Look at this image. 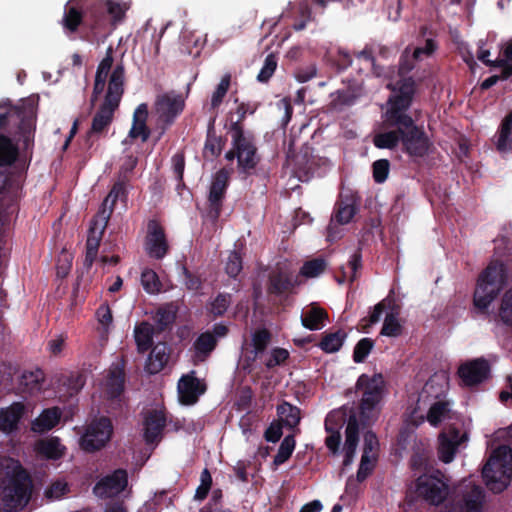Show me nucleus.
<instances>
[{
	"instance_id": "53",
	"label": "nucleus",
	"mask_w": 512,
	"mask_h": 512,
	"mask_svg": "<svg viewBox=\"0 0 512 512\" xmlns=\"http://www.w3.org/2000/svg\"><path fill=\"white\" fill-rule=\"evenodd\" d=\"M277 67V60L273 54H269L264 61V65L260 70L257 79L260 82H267L271 76L274 74L275 69Z\"/></svg>"
},
{
	"instance_id": "41",
	"label": "nucleus",
	"mask_w": 512,
	"mask_h": 512,
	"mask_svg": "<svg viewBox=\"0 0 512 512\" xmlns=\"http://www.w3.org/2000/svg\"><path fill=\"white\" fill-rule=\"evenodd\" d=\"M345 337L346 334L341 331L328 334L320 342V347L327 353L336 352L343 345Z\"/></svg>"
},
{
	"instance_id": "13",
	"label": "nucleus",
	"mask_w": 512,
	"mask_h": 512,
	"mask_svg": "<svg viewBox=\"0 0 512 512\" xmlns=\"http://www.w3.org/2000/svg\"><path fill=\"white\" fill-rule=\"evenodd\" d=\"M183 108L184 99L174 92L159 95L155 102V113L158 120L165 125L171 124Z\"/></svg>"
},
{
	"instance_id": "50",
	"label": "nucleus",
	"mask_w": 512,
	"mask_h": 512,
	"mask_svg": "<svg viewBox=\"0 0 512 512\" xmlns=\"http://www.w3.org/2000/svg\"><path fill=\"white\" fill-rule=\"evenodd\" d=\"M215 345L216 338L210 332L201 334L194 343L196 351L204 355L210 353Z\"/></svg>"
},
{
	"instance_id": "29",
	"label": "nucleus",
	"mask_w": 512,
	"mask_h": 512,
	"mask_svg": "<svg viewBox=\"0 0 512 512\" xmlns=\"http://www.w3.org/2000/svg\"><path fill=\"white\" fill-rule=\"evenodd\" d=\"M169 359L168 348L164 344H157L153 347L146 362L145 369L150 374L159 373L167 364Z\"/></svg>"
},
{
	"instance_id": "7",
	"label": "nucleus",
	"mask_w": 512,
	"mask_h": 512,
	"mask_svg": "<svg viewBox=\"0 0 512 512\" xmlns=\"http://www.w3.org/2000/svg\"><path fill=\"white\" fill-rule=\"evenodd\" d=\"M384 379L381 374H363L356 383V391L361 393L359 405L363 421H371L378 414V406L384 393Z\"/></svg>"
},
{
	"instance_id": "46",
	"label": "nucleus",
	"mask_w": 512,
	"mask_h": 512,
	"mask_svg": "<svg viewBox=\"0 0 512 512\" xmlns=\"http://www.w3.org/2000/svg\"><path fill=\"white\" fill-rule=\"evenodd\" d=\"M326 269V262L323 259H313L304 263L300 274L307 278L317 277Z\"/></svg>"
},
{
	"instance_id": "31",
	"label": "nucleus",
	"mask_w": 512,
	"mask_h": 512,
	"mask_svg": "<svg viewBox=\"0 0 512 512\" xmlns=\"http://www.w3.org/2000/svg\"><path fill=\"white\" fill-rule=\"evenodd\" d=\"M43 381L41 370L25 371L20 377L19 388L23 393L33 394L41 390Z\"/></svg>"
},
{
	"instance_id": "25",
	"label": "nucleus",
	"mask_w": 512,
	"mask_h": 512,
	"mask_svg": "<svg viewBox=\"0 0 512 512\" xmlns=\"http://www.w3.org/2000/svg\"><path fill=\"white\" fill-rule=\"evenodd\" d=\"M148 118V107L147 104H140L134 111L133 114V124L129 131V136L131 138H140L142 142L148 140L150 136V130L146 125V121Z\"/></svg>"
},
{
	"instance_id": "18",
	"label": "nucleus",
	"mask_w": 512,
	"mask_h": 512,
	"mask_svg": "<svg viewBox=\"0 0 512 512\" xmlns=\"http://www.w3.org/2000/svg\"><path fill=\"white\" fill-rule=\"evenodd\" d=\"M127 485L125 470H116L112 475L103 478L94 488L100 497H111L120 493Z\"/></svg>"
},
{
	"instance_id": "60",
	"label": "nucleus",
	"mask_w": 512,
	"mask_h": 512,
	"mask_svg": "<svg viewBox=\"0 0 512 512\" xmlns=\"http://www.w3.org/2000/svg\"><path fill=\"white\" fill-rule=\"evenodd\" d=\"M378 441L374 434L367 433L364 438L363 455L376 458Z\"/></svg>"
},
{
	"instance_id": "23",
	"label": "nucleus",
	"mask_w": 512,
	"mask_h": 512,
	"mask_svg": "<svg viewBox=\"0 0 512 512\" xmlns=\"http://www.w3.org/2000/svg\"><path fill=\"white\" fill-rule=\"evenodd\" d=\"M26 407L20 402H15L9 407L0 409V431L10 433L17 429Z\"/></svg>"
},
{
	"instance_id": "4",
	"label": "nucleus",
	"mask_w": 512,
	"mask_h": 512,
	"mask_svg": "<svg viewBox=\"0 0 512 512\" xmlns=\"http://www.w3.org/2000/svg\"><path fill=\"white\" fill-rule=\"evenodd\" d=\"M125 185L116 183L104 199L101 209L92 220L86 241L85 265L91 267L97 257L100 242L116 201L125 195Z\"/></svg>"
},
{
	"instance_id": "9",
	"label": "nucleus",
	"mask_w": 512,
	"mask_h": 512,
	"mask_svg": "<svg viewBox=\"0 0 512 512\" xmlns=\"http://www.w3.org/2000/svg\"><path fill=\"white\" fill-rule=\"evenodd\" d=\"M416 492L428 503L439 505L447 498L449 487L441 473L436 472L420 476L416 482Z\"/></svg>"
},
{
	"instance_id": "10",
	"label": "nucleus",
	"mask_w": 512,
	"mask_h": 512,
	"mask_svg": "<svg viewBox=\"0 0 512 512\" xmlns=\"http://www.w3.org/2000/svg\"><path fill=\"white\" fill-rule=\"evenodd\" d=\"M113 433L111 421L102 417L92 422L80 439V447L86 452H94L105 447Z\"/></svg>"
},
{
	"instance_id": "2",
	"label": "nucleus",
	"mask_w": 512,
	"mask_h": 512,
	"mask_svg": "<svg viewBox=\"0 0 512 512\" xmlns=\"http://www.w3.org/2000/svg\"><path fill=\"white\" fill-rule=\"evenodd\" d=\"M112 64L113 57L109 50L98 65L96 71L93 95L91 99L92 102L103 92L108 76L109 80L104 101L99 106L92 120V133H101L112 123L114 113L119 107L124 93V68L121 65H118L110 73Z\"/></svg>"
},
{
	"instance_id": "3",
	"label": "nucleus",
	"mask_w": 512,
	"mask_h": 512,
	"mask_svg": "<svg viewBox=\"0 0 512 512\" xmlns=\"http://www.w3.org/2000/svg\"><path fill=\"white\" fill-rule=\"evenodd\" d=\"M2 489L0 498L5 511L24 507L29 500L30 479L18 461L12 458L0 459Z\"/></svg>"
},
{
	"instance_id": "54",
	"label": "nucleus",
	"mask_w": 512,
	"mask_h": 512,
	"mask_svg": "<svg viewBox=\"0 0 512 512\" xmlns=\"http://www.w3.org/2000/svg\"><path fill=\"white\" fill-rule=\"evenodd\" d=\"M68 491L67 483L62 480H57L53 482L46 490L45 496L49 500H57L60 499L63 495H65Z\"/></svg>"
},
{
	"instance_id": "24",
	"label": "nucleus",
	"mask_w": 512,
	"mask_h": 512,
	"mask_svg": "<svg viewBox=\"0 0 512 512\" xmlns=\"http://www.w3.org/2000/svg\"><path fill=\"white\" fill-rule=\"evenodd\" d=\"M356 213V204L353 199L341 200L338 204V208L335 212L334 218L331 220V223L328 227V239L330 241L336 238V235L333 234V229L335 223L344 225L348 224L354 217Z\"/></svg>"
},
{
	"instance_id": "5",
	"label": "nucleus",
	"mask_w": 512,
	"mask_h": 512,
	"mask_svg": "<svg viewBox=\"0 0 512 512\" xmlns=\"http://www.w3.org/2000/svg\"><path fill=\"white\" fill-rule=\"evenodd\" d=\"M482 476L492 492L504 491L512 478V450L508 446L495 449L482 469Z\"/></svg>"
},
{
	"instance_id": "8",
	"label": "nucleus",
	"mask_w": 512,
	"mask_h": 512,
	"mask_svg": "<svg viewBox=\"0 0 512 512\" xmlns=\"http://www.w3.org/2000/svg\"><path fill=\"white\" fill-rule=\"evenodd\" d=\"M434 380H430L424 386L419 401L429 399V408L426 414V420L430 425L437 427L441 423L451 419L452 409L451 403L440 394L434 393Z\"/></svg>"
},
{
	"instance_id": "27",
	"label": "nucleus",
	"mask_w": 512,
	"mask_h": 512,
	"mask_svg": "<svg viewBox=\"0 0 512 512\" xmlns=\"http://www.w3.org/2000/svg\"><path fill=\"white\" fill-rule=\"evenodd\" d=\"M296 285H299L297 277L288 271H278L271 275L269 292L274 294H282L290 291Z\"/></svg>"
},
{
	"instance_id": "6",
	"label": "nucleus",
	"mask_w": 512,
	"mask_h": 512,
	"mask_svg": "<svg viewBox=\"0 0 512 512\" xmlns=\"http://www.w3.org/2000/svg\"><path fill=\"white\" fill-rule=\"evenodd\" d=\"M508 276L503 263L491 262L479 276L474 292V304L479 309H486L507 283Z\"/></svg>"
},
{
	"instance_id": "64",
	"label": "nucleus",
	"mask_w": 512,
	"mask_h": 512,
	"mask_svg": "<svg viewBox=\"0 0 512 512\" xmlns=\"http://www.w3.org/2000/svg\"><path fill=\"white\" fill-rule=\"evenodd\" d=\"M84 385V379L82 375L75 374L68 379L69 393L72 395L77 393Z\"/></svg>"
},
{
	"instance_id": "56",
	"label": "nucleus",
	"mask_w": 512,
	"mask_h": 512,
	"mask_svg": "<svg viewBox=\"0 0 512 512\" xmlns=\"http://www.w3.org/2000/svg\"><path fill=\"white\" fill-rule=\"evenodd\" d=\"M389 173V162L386 159H380L373 164V177L377 183L386 180Z\"/></svg>"
},
{
	"instance_id": "61",
	"label": "nucleus",
	"mask_w": 512,
	"mask_h": 512,
	"mask_svg": "<svg viewBox=\"0 0 512 512\" xmlns=\"http://www.w3.org/2000/svg\"><path fill=\"white\" fill-rule=\"evenodd\" d=\"M97 318L100 324L104 327H108L112 323V313L107 305H102L97 310Z\"/></svg>"
},
{
	"instance_id": "20",
	"label": "nucleus",
	"mask_w": 512,
	"mask_h": 512,
	"mask_svg": "<svg viewBox=\"0 0 512 512\" xmlns=\"http://www.w3.org/2000/svg\"><path fill=\"white\" fill-rule=\"evenodd\" d=\"M166 419L161 410H149L144 415V438L147 443L158 442L162 430L165 427Z\"/></svg>"
},
{
	"instance_id": "33",
	"label": "nucleus",
	"mask_w": 512,
	"mask_h": 512,
	"mask_svg": "<svg viewBox=\"0 0 512 512\" xmlns=\"http://www.w3.org/2000/svg\"><path fill=\"white\" fill-rule=\"evenodd\" d=\"M272 335L267 329H258L252 334V346L255 358H262L270 345Z\"/></svg>"
},
{
	"instance_id": "28",
	"label": "nucleus",
	"mask_w": 512,
	"mask_h": 512,
	"mask_svg": "<svg viewBox=\"0 0 512 512\" xmlns=\"http://www.w3.org/2000/svg\"><path fill=\"white\" fill-rule=\"evenodd\" d=\"M358 434H359V426L358 422L355 416H352L349 418V421L347 423V427L345 430V444H344V450H345V459H344V465H349L352 460L353 456L356 451V447L358 444Z\"/></svg>"
},
{
	"instance_id": "15",
	"label": "nucleus",
	"mask_w": 512,
	"mask_h": 512,
	"mask_svg": "<svg viewBox=\"0 0 512 512\" xmlns=\"http://www.w3.org/2000/svg\"><path fill=\"white\" fill-rule=\"evenodd\" d=\"M168 248L163 228L157 221H149L145 242L147 254L152 258L161 259L166 255Z\"/></svg>"
},
{
	"instance_id": "16",
	"label": "nucleus",
	"mask_w": 512,
	"mask_h": 512,
	"mask_svg": "<svg viewBox=\"0 0 512 512\" xmlns=\"http://www.w3.org/2000/svg\"><path fill=\"white\" fill-rule=\"evenodd\" d=\"M489 364L484 359H475L462 364L458 374L466 386H473L481 383L489 375Z\"/></svg>"
},
{
	"instance_id": "44",
	"label": "nucleus",
	"mask_w": 512,
	"mask_h": 512,
	"mask_svg": "<svg viewBox=\"0 0 512 512\" xmlns=\"http://www.w3.org/2000/svg\"><path fill=\"white\" fill-rule=\"evenodd\" d=\"M231 82L230 74H225L220 83L217 85L215 91L211 96V107L212 109H216L222 103L225 95L227 94Z\"/></svg>"
},
{
	"instance_id": "45",
	"label": "nucleus",
	"mask_w": 512,
	"mask_h": 512,
	"mask_svg": "<svg viewBox=\"0 0 512 512\" xmlns=\"http://www.w3.org/2000/svg\"><path fill=\"white\" fill-rule=\"evenodd\" d=\"M289 353L286 349L283 348H274L269 353L264 354L263 363L268 368L271 369L275 366L283 364L288 358Z\"/></svg>"
},
{
	"instance_id": "35",
	"label": "nucleus",
	"mask_w": 512,
	"mask_h": 512,
	"mask_svg": "<svg viewBox=\"0 0 512 512\" xmlns=\"http://www.w3.org/2000/svg\"><path fill=\"white\" fill-rule=\"evenodd\" d=\"M18 150L12 141L6 137L0 136V166L11 165L17 158Z\"/></svg>"
},
{
	"instance_id": "14",
	"label": "nucleus",
	"mask_w": 512,
	"mask_h": 512,
	"mask_svg": "<svg viewBox=\"0 0 512 512\" xmlns=\"http://www.w3.org/2000/svg\"><path fill=\"white\" fill-rule=\"evenodd\" d=\"M228 173L225 170L218 171L211 183L208 196V212L207 216L215 221L221 211L222 200L228 183Z\"/></svg>"
},
{
	"instance_id": "39",
	"label": "nucleus",
	"mask_w": 512,
	"mask_h": 512,
	"mask_svg": "<svg viewBox=\"0 0 512 512\" xmlns=\"http://www.w3.org/2000/svg\"><path fill=\"white\" fill-rule=\"evenodd\" d=\"M277 410L285 425L293 428L300 422V410L297 407L285 402Z\"/></svg>"
},
{
	"instance_id": "11",
	"label": "nucleus",
	"mask_w": 512,
	"mask_h": 512,
	"mask_svg": "<svg viewBox=\"0 0 512 512\" xmlns=\"http://www.w3.org/2000/svg\"><path fill=\"white\" fill-rule=\"evenodd\" d=\"M235 156H237L239 168L243 171L253 169L258 162L255 146L244 137L239 127L233 130V149L225 155L228 160L234 159Z\"/></svg>"
},
{
	"instance_id": "32",
	"label": "nucleus",
	"mask_w": 512,
	"mask_h": 512,
	"mask_svg": "<svg viewBox=\"0 0 512 512\" xmlns=\"http://www.w3.org/2000/svg\"><path fill=\"white\" fill-rule=\"evenodd\" d=\"M153 326L148 322H142L135 326L134 338L139 352L147 351L153 341Z\"/></svg>"
},
{
	"instance_id": "57",
	"label": "nucleus",
	"mask_w": 512,
	"mask_h": 512,
	"mask_svg": "<svg viewBox=\"0 0 512 512\" xmlns=\"http://www.w3.org/2000/svg\"><path fill=\"white\" fill-rule=\"evenodd\" d=\"M211 484V475L207 469H204L201 473V484L196 490L195 498L198 500H203L207 496L211 488Z\"/></svg>"
},
{
	"instance_id": "49",
	"label": "nucleus",
	"mask_w": 512,
	"mask_h": 512,
	"mask_svg": "<svg viewBox=\"0 0 512 512\" xmlns=\"http://www.w3.org/2000/svg\"><path fill=\"white\" fill-rule=\"evenodd\" d=\"M511 126H512V112L508 114L501 126L499 138L497 141V148L500 151H505L510 147L509 143V135L511 132Z\"/></svg>"
},
{
	"instance_id": "12",
	"label": "nucleus",
	"mask_w": 512,
	"mask_h": 512,
	"mask_svg": "<svg viewBox=\"0 0 512 512\" xmlns=\"http://www.w3.org/2000/svg\"><path fill=\"white\" fill-rule=\"evenodd\" d=\"M436 48V45L432 39H427L425 41V45L423 47H416L411 51L409 47H407L402 55V59L400 62V66L398 71L391 77L389 83L399 85L403 84V78H408L406 75L409 71H411L414 67V63L416 61L422 60L423 58L429 57L432 55ZM413 82L414 80L409 77Z\"/></svg>"
},
{
	"instance_id": "51",
	"label": "nucleus",
	"mask_w": 512,
	"mask_h": 512,
	"mask_svg": "<svg viewBox=\"0 0 512 512\" xmlns=\"http://www.w3.org/2000/svg\"><path fill=\"white\" fill-rule=\"evenodd\" d=\"M374 342L370 338L361 339L354 348L353 359L356 363H361L371 352Z\"/></svg>"
},
{
	"instance_id": "48",
	"label": "nucleus",
	"mask_w": 512,
	"mask_h": 512,
	"mask_svg": "<svg viewBox=\"0 0 512 512\" xmlns=\"http://www.w3.org/2000/svg\"><path fill=\"white\" fill-rule=\"evenodd\" d=\"M141 283L146 292L155 294L160 291V281L157 274L150 269H145L141 274Z\"/></svg>"
},
{
	"instance_id": "34",
	"label": "nucleus",
	"mask_w": 512,
	"mask_h": 512,
	"mask_svg": "<svg viewBox=\"0 0 512 512\" xmlns=\"http://www.w3.org/2000/svg\"><path fill=\"white\" fill-rule=\"evenodd\" d=\"M385 122L388 124V126H391L389 122L385 120ZM398 127L397 130L394 131H388V132H382L375 134L373 138V143L377 148H387L392 149L397 146L399 141L401 140V134L399 132V125H396Z\"/></svg>"
},
{
	"instance_id": "59",
	"label": "nucleus",
	"mask_w": 512,
	"mask_h": 512,
	"mask_svg": "<svg viewBox=\"0 0 512 512\" xmlns=\"http://www.w3.org/2000/svg\"><path fill=\"white\" fill-rule=\"evenodd\" d=\"M376 458L362 455L360 467L357 473L359 481H363L372 471Z\"/></svg>"
},
{
	"instance_id": "55",
	"label": "nucleus",
	"mask_w": 512,
	"mask_h": 512,
	"mask_svg": "<svg viewBox=\"0 0 512 512\" xmlns=\"http://www.w3.org/2000/svg\"><path fill=\"white\" fill-rule=\"evenodd\" d=\"M225 269L231 277H236L241 272L242 260L237 252L233 251L229 254Z\"/></svg>"
},
{
	"instance_id": "37",
	"label": "nucleus",
	"mask_w": 512,
	"mask_h": 512,
	"mask_svg": "<svg viewBox=\"0 0 512 512\" xmlns=\"http://www.w3.org/2000/svg\"><path fill=\"white\" fill-rule=\"evenodd\" d=\"M402 324L398 317V313L391 312L386 315L381 329V335L387 337H398L402 334Z\"/></svg>"
},
{
	"instance_id": "38",
	"label": "nucleus",
	"mask_w": 512,
	"mask_h": 512,
	"mask_svg": "<svg viewBox=\"0 0 512 512\" xmlns=\"http://www.w3.org/2000/svg\"><path fill=\"white\" fill-rule=\"evenodd\" d=\"M326 313L323 309L318 307H311L302 315V324L310 329L317 330L321 327V322L323 321Z\"/></svg>"
},
{
	"instance_id": "1",
	"label": "nucleus",
	"mask_w": 512,
	"mask_h": 512,
	"mask_svg": "<svg viewBox=\"0 0 512 512\" xmlns=\"http://www.w3.org/2000/svg\"><path fill=\"white\" fill-rule=\"evenodd\" d=\"M392 95L387 101L386 121L390 125H399L401 141L405 151L412 156H423L428 152L429 140L412 118L404 113L410 106L415 91V83L410 78H403V84L388 83Z\"/></svg>"
},
{
	"instance_id": "21",
	"label": "nucleus",
	"mask_w": 512,
	"mask_h": 512,
	"mask_svg": "<svg viewBox=\"0 0 512 512\" xmlns=\"http://www.w3.org/2000/svg\"><path fill=\"white\" fill-rule=\"evenodd\" d=\"M124 389V372L119 364H114L108 370L102 382V391L108 398L118 397Z\"/></svg>"
},
{
	"instance_id": "40",
	"label": "nucleus",
	"mask_w": 512,
	"mask_h": 512,
	"mask_svg": "<svg viewBox=\"0 0 512 512\" xmlns=\"http://www.w3.org/2000/svg\"><path fill=\"white\" fill-rule=\"evenodd\" d=\"M490 51L484 49L483 47H479L477 52V58L487 65L499 66L502 67V78L507 79L512 75V64L508 63L506 60H496L494 62L489 60Z\"/></svg>"
},
{
	"instance_id": "26",
	"label": "nucleus",
	"mask_w": 512,
	"mask_h": 512,
	"mask_svg": "<svg viewBox=\"0 0 512 512\" xmlns=\"http://www.w3.org/2000/svg\"><path fill=\"white\" fill-rule=\"evenodd\" d=\"M34 450L44 458L59 459L65 453V447L60 443L59 438L50 437L37 441Z\"/></svg>"
},
{
	"instance_id": "52",
	"label": "nucleus",
	"mask_w": 512,
	"mask_h": 512,
	"mask_svg": "<svg viewBox=\"0 0 512 512\" xmlns=\"http://www.w3.org/2000/svg\"><path fill=\"white\" fill-rule=\"evenodd\" d=\"M361 268V256L359 253H354L347 266L343 267V277L353 282L357 279V271Z\"/></svg>"
},
{
	"instance_id": "17",
	"label": "nucleus",
	"mask_w": 512,
	"mask_h": 512,
	"mask_svg": "<svg viewBox=\"0 0 512 512\" xmlns=\"http://www.w3.org/2000/svg\"><path fill=\"white\" fill-rule=\"evenodd\" d=\"M206 390L205 384L194 376V372L183 376L178 383V393L183 404H194Z\"/></svg>"
},
{
	"instance_id": "19",
	"label": "nucleus",
	"mask_w": 512,
	"mask_h": 512,
	"mask_svg": "<svg viewBox=\"0 0 512 512\" xmlns=\"http://www.w3.org/2000/svg\"><path fill=\"white\" fill-rule=\"evenodd\" d=\"M466 439L465 434H460L456 429H451L448 432H442L439 435V458L449 463L453 460L458 446Z\"/></svg>"
},
{
	"instance_id": "30",
	"label": "nucleus",
	"mask_w": 512,
	"mask_h": 512,
	"mask_svg": "<svg viewBox=\"0 0 512 512\" xmlns=\"http://www.w3.org/2000/svg\"><path fill=\"white\" fill-rule=\"evenodd\" d=\"M60 417L61 412L58 408L46 409L32 422V430L38 433L46 432L56 426Z\"/></svg>"
},
{
	"instance_id": "47",
	"label": "nucleus",
	"mask_w": 512,
	"mask_h": 512,
	"mask_svg": "<svg viewBox=\"0 0 512 512\" xmlns=\"http://www.w3.org/2000/svg\"><path fill=\"white\" fill-rule=\"evenodd\" d=\"M82 22V14L75 7H69L66 9L62 24L65 29L69 32H75Z\"/></svg>"
},
{
	"instance_id": "42",
	"label": "nucleus",
	"mask_w": 512,
	"mask_h": 512,
	"mask_svg": "<svg viewBox=\"0 0 512 512\" xmlns=\"http://www.w3.org/2000/svg\"><path fill=\"white\" fill-rule=\"evenodd\" d=\"M295 448L294 436H286L280 444L277 454L274 457V464L281 465L289 459Z\"/></svg>"
},
{
	"instance_id": "36",
	"label": "nucleus",
	"mask_w": 512,
	"mask_h": 512,
	"mask_svg": "<svg viewBox=\"0 0 512 512\" xmlns=\"http://www.w3.org/2000/svg\"><path fill=\"white\" fill-rule=\"evenodd\" d=\"M498 316L505 325L512 326V286L501 297Z\"/></svg>"
},
{
	"instance_id": "43",
	"label": "nucleus",
	"mask_w": 512,
	"mask_h": 512,
	"mask_svg": "<svg viewBox=\"0 0 512 512\" xmlns=\"http://www.w3.org/2000/svg\"><path fill=\"white\" fill-rule=\"evenodd\" d=\"M105 5L114 22L122 21L130 4L121 0H106Z\"/></svg>"
},
{
	"instance_id": "62",
	"label": "nucleus",
	"mask_w": 512,
	"mask_h": 512,
	"mask_svg": "<svg viewBox=\"0 0 512 512\" xmlns=\"http://www.w3.org/2000/svg\"><path fill=\"white\" fill-rule=\"evenodd\" d=\"M71 269V256L69 254H63L58 261L57 274L58 276L65 277Z\"/></svg>"
},
{
	"instance_id": "63",
	"label": "nucleus",
	"mask_w": 512,
	"mask_h": 512,
	"mask_svg": "<svg viewBox=\"0 0 512 512\" xmlns=\"http://www.w3.org/2000/svg\"><path fill=\"white\" fill-rule=\"evenodd\" d=\"M222 141L220 138L212 137L209 138L205 145V151L210 152L212 156H217L222 150Z\"/></svg>"
},
{
	"instance_id": "58",
	"label": "nucleus",
	"mask_w": 512,
	"mask_h": 512,
	"mask_svg": "<svg viewBox=\"0 0 512 512\" xmlns=\"http://www.w3.org/2000/svg\"><path fill=\"white\" fill-rule=\"evenodd\" d=\"M230 305V296L220 294L211 303V312L216 316H221L227 310Z\"/></svg>"
},
{
	"instance_id": "22",
	"label": "nucleus",
	"mask_w": 512,
	"mask_h": 512,
	"mask_svg": "<svg viewBox=\"0 0 512 512\" xmlns=\"http://www.w3.org/2000/svg\"><path fill=\"white\" fill-rule=\"evenodd\" d=\"M484 502V494L479 486L470 482L464 485L459 503L462 512H480Z\"/></svg>"
}]
</instances>
